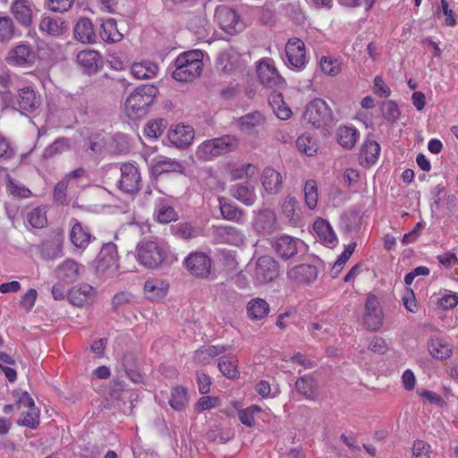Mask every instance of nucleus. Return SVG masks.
<instances>
[{"label": "nucleus", "mask_w": 458, "mask_h": 458, "mask_svg": "<svg viewBox=\"0 0 458 458\" xmlns=\"http://www.w3.org/2000/svg\"><path fill=\"white\" fill-rule=\"evenodd\" d=\"M203 54L200 50L186 51L179 55L169 66L172 77L180 82L192 81L203 71Z\"/></svg>", "instance_id": "obj_1"}, {"label": "nucleus", "mask_w": 458, "mask_h": 458, "mask_svg": "<svg viewBox=\"0 0 458 458\" xmlns=\"http://www.w3.org/2000/svg\"><path fill=\"white\" fill-rule=\"evenodd\" d=\"M158 89L153 84H144L137 87L126 98L124 110L131 119L144 116L148 107L153 104Z\"/></svg>", "instance_id": "obj_2"}, {"label": "nucleus", "mask_w": 458, "mask_h": 458, "mask_svg": "<svg viewBox=\"0 0 458 458\" xmlns=\"http://www.w3.org/2000/svg\"><path fill=\"white\" fill-rule=\"evenodd\" d=\"M239 146V139L233 135H224L204 140L196 150V157L202 161H210L216 157L234 151Z\"/></svg>", "instance_id": "obj_3"}, {"label": "nucleus", "mask_w": 458, "mask_h": 458, "mask_svg": "<svg viewBox=\"0 0 458 458\" xmlns=\"http://www.w3.org/2000/svg\"><path fill=\"white\" fill-rule=\"evenodd\" d=\"M303 120L315 128L326 127L333 121L332 111L325 100L317 98L306 106Z\"/></svg>", "instance_id": "obj_4"}, {"label": "nucleus", "mask_w": 458, "mask_h": 458, "mask_svg": "<svg viewBox=\"0 0 458 458\" xmlns=\"http://www.w3.org/2000/svg\"><path fill=\"white\" fill-rule=\"evenodd\" d=\"M166 258L165 249L152 241H141L137 245V260L144 267L156 268Z\"/></svg>", "instance_id": "obj_5"}, {"label": "nucleus", "mask_w": 458, "mask_h": 458, "mask_svg": "<svg viewBox=\"0 0 458 458\" xmlns=\"http://www.w3.org/2000/svg\"><path fill=\"white\" fill-rule=\"evenodd\" d=\"M119 268L116 245L104 244L96 260V271L102 277H113Z\"/></svg>", "instance_id": "obj_6"}, {"label": "nucleus", "mask_w": 458, "mask_h": 458, "mask_svg": "<svg viewBox=\"0 0 458 458\" xmlns=\"http://www.w3.org/2000/svg\"><path fill=\"white\" fill-rule=\"evenodd\" d=\"M215 20L219 27L228 34L242 31L245 24L239 13L227 5H219L215 11Z\"/></svg>", "instance_id": "obj_7"}, {"label": "nucleus", "mask_w": 458, "mask_h": 458, "mask_svg": "<svg viewBox=\"0 0 458 458\" xmlns=\"http://www.w3.org/2000/svg\"><path fill=\"white\" fill-rule=\"evenodd\" d=\"M257 74L259 82L266 88L280 89L284 88L286 82L279 74L271 58H262L257 66Z\"/></svg>", "instance_id": "obj_8"}, {"label": "nucleus", "mask_w": 458, "mask_h": 458, "mask_svg": "<svg viewBox=\"0 0 458 458\" xmlns=\"http://www.w3.org/2000/svg\"><path fill=\"white\" fill-rule=\"evenodd\" d=\"M285 54L287 60L285 64L288 67L301 71L306 67L309 57L306 55L304 42L299 38H290L285 45Z\"/></svg>", "instance_id": "obj_9"}, {"label": "nucleus", "mask_w": 458, "mask_h": 458, "mask_svg": "<svg viewBox=\"0 0 458 458\" xmlns=\"http://www.w3.org/2000/svg\"><path fill=\"white\" fill-rule=\"evenodd\" d=\"M189 273L198 278H207L211 273V259L204 252H192L185 259Z\"/></svg>", "instance_id": "obj_10"}, {"label": "nucleus", "mask_w": 458, "mask_h": 458, "mask_svg": "<svg viewBox=\"0 0 458 458\" xmlns=\"http://www.w3.org/2000/svg\"><path fill=\"white\" fill-rule=\"evenodd\" d=\"M276 254L283 259H289L304 249V242L298 238L284 234L278 236L272 244Z\"/></svg>", "instance_id": "obj_11"}, {"label": "nucleus", "mask_w": 458, "mask_h": 458, "mask_svg": "<svg viewBox=\"0 0 458 458\" xmlns=\"http://www.w3.org/2000/svg\"><path fill=\"white\" fill-rule=\"evenodd\" d=\"M279 276V264L268 255L261 256L256 262L255 276L259 284L272 282Z\"/></svg>", "instance_id": "obj_12"}, {"label": "nucleus", "mask_w": 458, "mask_h": 458, "mask_svg": "<svg viewBox=\"0 0 458 458\" xmlns=\"http://www.w3.org/2000/svg\"><path fill=\"white\" fill-rule=\"evenodd\" d=\"M14 104L21 112L32 113L39 107L41 97L33 87H23L18 89Z\"/></svg>", "instance_id": "obj_13"}, {"label": "nucleus", "mask_w": 458, "mask_h": 458, "mask_svg": "<svg viewBox=\"0 0 458 458\" xmlns=\"http://www.w3.org/2000/svg\"><path fill=\"white\" fill-rule=\"evenodd\" d=\"M140 174L138 168L131 164H123L121 166V178L119 188L130 194L137 192L140 189Z\"/></svg>", "instance_id": "obj_14"}, {"label": "nucleus", "mask_w": 458, "mask_h": 458, "mask_svg": "<svg viewBox=\"0 0 458 458\" xmlns=\"http://www.w3.org/2000/svg\"><path fill=\"white\" fill-rule=\"evenodd\" d=\"M74 38L83 44H95L98 40V35L95 32L93 23L87 17H81L73 28Z\"/></svg>", "instance_id": "obj_15"}, {"label": "nucleus", "mask_w": 458, "mask_h": 458, "mask_svg": "<svg viewBox=\"0 0 458 458\" xmlns=\"http://www.w3.org/2000/svg\"><path fill=\"white\" fill-rule=\"evenodd\" d=\"M40 32L50 37L64 35L68 30V24L63 18L44 16L38 25Z\"/></svg>", "instance_id": "obj_16"}, {"label": "nucleus", "mask_w": 458, "mask_h": 458, "mask_svg": "<svg viewBox=\"0 0 458 458\" xmlns=\"http://www.w3.org/2000/svg\"><path fill=\"white\" fill-rule=\"evenodd\" d=\"M287 277L289 280L298 284H309L318 277V269L313 265L301 264L289 269Z\"/></svg>", "instance_id": "obj_17"}, {"label": "nucleus", "mask_w": 458, "mask_h": 458, "mask_svg": "<svg viewBox=\"0 0 458 458\" xmlns=\"http://www.w3.org/2000/svg\"><path fill=\"white\" fill-rule=\"evenodd\" d=\"M167 137L172 144L183 148L191 144L194 134L191 126L177 124L174 129L169 130Z\"/></svg>", "instance_id": "obj_18"}, {"label": "nucleus", "mask_w": 458, "mask_h": 458, "mask_svg": "<svg viewBox=\"0 0 458 458\" xmlns=\"http://www.w3.org/2000/svg\"><path fill=\"white\" fill-rule=\"evenodd\" d=\"M35 52L25 44L15 47L9 54L8 62L18 66L31 65L35 62Z\"/></svg>", "instance_id": "obj_19"}, {"label": "nucleus", "mask_w": 458, "mask_h": 458, "mask_svg": "<svg viewBox=\"0 0 458 458\" xmlns=\"http://www.w3.org/2000/svg\"><path fill=\"white\" fill-rule=\"evenodd\" d=\"M76 59L88 73L97 72L103 65L101 55L95 50H82L78 53Z\"/></svg>", "instance_id": "obj_20"}, {"label": "nucleus", "mask_w": 458, "mask_h": 458, "mask_svg": "<svg viewBox=\"0 0 458 458\" xmlns=\"http://www.w3.org/2000/svg\"><path fill=\"white\" fill-rule=\"evenodd\" d=\"M11 13L14 19L23 27L32 23V9L26 0H14L11 4Z\"/></svg>", "instance_id": "obj_21"}, {"label": "nucleus", "mask_w": 458, "mask_h": 458, "mask_svg": "<svg viewBox=\"0 0 458 458\" xmlns=\"http://www.w3.org/2000/svg\"><path fill=\"white\" fill-rule=\"evenodd\" d=\"M276 215L270 209H264L257 215L254 226L259 233L270 234L276 230Z\"/></svg>", "instance_id": "obj_22"}, {"label": "nucleus", "mask_w": 458, "mask_h": 458, "mask_svg": "<svg viewBox=\"0 0 458 458\" xmlns=\"http://www.w3.org/2000/svg\"><path fill=\"white\" fill-rule=\"evenodd\" d=\"M264 190L270 194H276L282 188V176L272 167H266L261 174Z\"/></svg>", "instance_id": "obj_23"}, {"label": "nucleus", "mask_w": 458, "mask_h": 458, "mask_svg": "<svg viewBox=\"0 0 458 458\" xmlns=\"http://www.w3.org/2000/svg\"><path fill=\"white\" fill-rule=\"evenodd\" d=\"M185 170L184 165L176 160L161 157L152 166L153 174L163 175L168 173L183 174Z\"/></svg>", "instance_id": "obj_24"}, {"label": "nucleus", "mask_w": 458, "mask_h": 458, "mask_svg": "<svg viewBox=\"0 0 458 458\" xmlns=\"http://www.w3.org/2000/svg\"><path fill=\"white\" fill-rule=\"evenodd\" d=\"M100 38L106 43H116L123 39V34L118 30L116 21L113 18L103 20L99 31Z\"/></svg>", "instance_id": "obj_25"}, {"label": "nucleus", "mask_w": 458, "mask_h": 458, "mask_svg": "<svg viewBox=\"0 0 458 458\" xmlns=\"http://www.w3.org/2000/svg\"><path fill=\"white\" fill-rule=\"evenodd\" d=\"M157 64L149 60H144L140 63H134L131 68V72L133 75V77L139 80L152 79L157 76Z\"/></svg>", "instance_id": "obj_26"}, {"label": "nucleus", "mask_w": 458, "mask_h": 458, "mask_svg": "<svg viewBox=\"0 0 458 458\" xmlns=\"http://www.w3.org/2000/svg\"><path fill=\"white\" fill-rule=\"evenodd\" d=\"M428 350L437 360H446L453 353V348L444 339L438 337L430 338L428 342Z\"/></svg>", "instance_id": "obj_27"}, {"label": "nucleus", "mask_w": 458, "mask_h": 458, "mask_svg": "<svg viewBox=\"0 0 458 458\" xmlns=\"http://www.w3.org/2000/svg\"><path fill=\"white\" fill-rule=\"evenodd\" d=\"M313 229L325 244H332L333 246L336 244V234L327 220L323 218H318L313 224Z\"/></svg>", "instance_id": "obj_28"}, {"label": "nucleus", "mask_w": 458, "mask_h": 458, "mask_svg": "<svg viewBox=\"0 0 458 458\" xmlns=\"http://www.w3.org/2000/svg\"><path fill=\"white\" fill-rule=\"evenodd\" d=\"M123 366L129 378L136 384L143 382V375L140 372L139 360L133 353H125L123 357Z\"/></svg>", "instance_id": "obj_29"}, {"label": "nucleus", "mask_w": 458, "mask_h": 458, "mask_svg": "<svg viewBox=\"0 0 458 458\" xmlns=\"http://www.w3.org/2000/svg\"><path fill=\"white\" fill-rule=\"evenodd\" d=\"M380 153V146L375 140H367L362 144L360 159V165L369 166L377 162Z\"/></svg>", "instance_id": "obj_30"}, {"label": "nucleus", "mask_w": 458, "mask_h": 458, "mask_svg": "<svg viewBox=\"0 0 458 458\" xmlns=\"http://www.w3.org/2000/svg\"><path fill=\"white\" fill-rule=\"evenodd\" d=\"M94 292V288L88 284L76 285L71 288L67 296L72 304L82 307L88 301L89 297Z\"/></svg>", "instance_id": "obj_31"}, {"label": "nucleus", "mask_w": 458, "mask_h": 458, "mask_svg": "<svg viewBox=\"0 0 458 458\" xmlns=\"http://www.w3.org/2000/svg\"><path fill=\"white\" fill-rule=\"evenodd\" d=\"M56 276L63 282L72 283L79 276V265L72 259H66L55 269Z\"/></svg>", "instance_id": "obj_32"}, {"label": "nucleus", "mask_w": 458, "mask_h": 458, "mask_svg": "<svg viewBox=\"0 0 458 458\" xmlns=\"http://www.w3.org/2000/svg\"><path fill=\"white\" fill-rule=\"evenodd\" d=\"M264 120L263 115L259 112L249 113L237 120L239 129L247 134H252L255 128Z\"/></svg>", "instance_id": "obj_33"}, {"label": "nucleus", "mask_w": 458, "mask_h": 458, "mask_svg": "<svg viewBox=\"0 0 458 458\" xmlns=\"http://www.w3.org/2000/svg\"><path fill=\"white\" fill-rule=\"evenodd\" d=\"M362 214L360 209H352L341 216V225L346 233L357 232L360 228Z\"/></svg>", "instance_id": "obj_34"}, {"label": "nucleus", "mask_w": 458, "mask_h": 458, "mask_svg": "<svg viewBox=\"0 0 458 458\" xmlns=\"http://www.w3.org/2000/svg\"><path fill=\"white\" fill-rule=\"evenodd\" d=\"M154 218L159 224H168L176 221L179 217L175 209L164 202H159L153 213Z\"/></svg>", "instance_id": "obj_35"}, {"label": "nucleus", "mask_w": 458, "mask_h": 458, "mask_svg": "<svg viewBox=\"0 0 458 458\" xmlns=\"http://www.w3.org/2000/svg\"><path fill=\"white\" fill-rule=\"evenodd\" d=\"M106 141L102 133L95 132L84 139L83 149L86 152L100 155L106 148Z\"/></svg>", "instance_id": "obj_36"}, {"label": "nucleus", "mask_w": 458, "mask_h": 458, "mask_svg": "<svg viewBox=\"0 0 458 458\" xmlns=\"http://www.w3.org/2000/svg\"><path fill=\"white\" fill-rule=\"evenodd\" d=\"M225 351H227V346L225 345H209L202 347L195 352L194 360L200 364H207L212 358L225 352Z\"/></svg>", "instance_id": "obj_37"}, {"label": "nucleus", "mask_w": 458, "mask_h": 458, "mask_svg": "<svg viewBox=\"0 0 458 458\" xmlns=\"http://www.w3.org/2000/svg\"><path fill=\"white\" fill-rule=\"evenodd\" d=\"M295 388L298 394L305 396L307 399L315 398L316 383L313 377L307 375L297 379Z\"/></svg>", "instance_id": "obj_38"}, {"label": "nucleus", "mask_w": 458, "mask_h": 458, "mask_svg": "<svg viewBox=\"0 0 458 458\" xmlns=\"http://www.w3.org/2000/svg\"><path fill=\"white\" fill-rule=\"evenodd\" d=\"M250 318L253 319L264 318L269 311V304L263 299L251 300L247 305Z\"/></svg>", "instance_id": "obj_39"}, {"label": "nucleus", "mask_w": 458, "mask_h": 458, "mask_svg": "<svg viewBox=\"0 0 458 458\" xmlns=\"http://www.w3.org/2000/svg\"><path fill=\"white\" fill-rule=\"evenodd\" d=\"M359 138V131L353 127H341L338 130L339 144L345 148H352Z\"/></svg>", "instance_id": "obj_40"}, {"label": "nucleus", "mask_w": 458, "mask_h": 458, "mask_svg": "<svg viewBox=\"0 0 458 458\" xmlns=\"http://www.w3.org/2000/svg\"><path fill=\"white\" fill-rule=\"evenodd\" d=\"M70 238L77 248H85L90 241V234L85 232L81 224L76 221L72 227Z\"/></svg>", "instance_id": "obj_41"}, {"label": "nucleus", "mask_w": 458, "mask_h": 458, "mask_svg": "<svg viewBox=\"0 0 458 458\" xmlns=\"http://www.w3.org/2000/svg\"><path fill=\"white\" fill-rule=\"evenodd\" d=\"M168 285L158 279L147 280L144 284V291L150 299L162 298L165 295Z\"/></svg>", "instance_id": "obj_42"}, {"label": "nucleus", "mask_w": 458, "mask_h": 458, "mask_svg": "<svg viewBox=\"0 0 458 458\" xmlns=\"http://www.w3.org/2000/svg\"><path fill=\"white\" fill-rule=\"evenodd\" d=\"M70 148V140L64 137L57 138L42 153L44 159H50L57 154H62Z\"/></svg>", "instance_id": "obj_43"}, {"label": "nucleus", "mask_w": 458, "mask_h": 458, "mask_svg": "<svg viewBox=\"0 0 458 458\" xmlns=\"http://www.w3.org/2000/svg\"><path fill=\"white\" fill-rule=\"evenodd\" d=\"M237 360L233 356H223L218 362V369L227 378H236L239 376L237 370Z\"/></svg>", "instance_id": "obj_44"}, {"label": "nucleus", "mask_w": 458, "mask_h": 458, "mask_svg": "<svg viewBox=\"0 0 458 458\" xmlns=\"http://www.w3.org/2000/svg\"><path fill=\"white\" fill-rule=\"evenodd\" d=\"M383 117L391 123H394L400 118L401 111L394 100L384 101L381 105Z\"/></svg>", "instance_id": "obj_45"}, {"label": "nucleus", "mask_w": 458, "mask_h": 458, "mask_svg": "<svg viewBox=\"0 0 458 458\" xmlns=\"http://www.w3.org/2000/svg\"><path fill=\"white\" fill-rule=\"evenodd\" d=\"M188 402L186 389L182 386H176L173 389L169 404L176 411L184 409Z\"/></svg>", "instance_id": "obj_46"}, {"label": "nucleus", "mask_w": 458, "mask_h": 458, "mask_svg": "<svg viewBox=\"0 0 458 458\" xmlns=\"http://www.w3.org/2000/svg\"><path fill=\"white\" fill-rule=\"evenodd\" d=\"M15 36V26L9 16H0V42H8Z\"/></svg>", "instance_id": "obj_47"}, {"label": "nucleus", "mask_w": 458, "mask_h": 458, "mask_svg": "<svg viewBox=\"0 0 458 458\" xmlns=\"http://www.w3.org/2000/svg\"><path fill=\"white\" fill-rule=\"evenodd\" d=\"M319 66L322 72L329 76H336L341 72V63L332 56H322Z\"/></svg>", "instance_id": "obj_48"}, {"label": "nucleus", "mask_w": 458, "mask_h": 458, "mask_svg": "<svg viewBox=\"0 0 458 458\" xmlns=\"http://www.w3.org/2000/svg\"><path fill=\"white\" fill-rule=\"evenodd\" d=\"M231 195L237 200H251L254 197L253 187L249 183H237L232 186Z\"/></svg>", "instance_id": "obj_49"}, {"label": "nucleus", "mask_w": 458, "mask_h": 458, "mask_svg": "<svg viewBox=\"0 0 458 458\" xmlns=\"http://www.w3.org/2000/svg\"><path fill=\"white\" fill-rule=\"evenodd\" d=\"M298 149L309 157H312L317 153V144L313 138L308 134H302L296 140Z\"/></svg>", "instance_id": "obj_50"}, {"label": "nucleus", "mask_w": 458, "mask_h": 458, "mask_svg": "<svg viewBox=\"0 0 458 458\" xmlns=\"http://www.w3.org/2000/svg\"><path fill=\"white\" fill-rule=\"evenodd\" d=\"M29 223L35 228H42L47 224V216L45 207H38L34 208L28 215Z\"/></svg>", "instance_id": "obj_51"}, {"label": "nucleus", "mask_w": 458, "mask_h": 458, "mask_svg": "<svg viewBox=\"0 0 458 458\" xmlns=\"http://www.w3.org/2000/svg\"><path fill=\"white\" fill-rule=\"evenodd\" d=\"M38 419V410L34 406L28 408V411L22 413L18 422L22 426L35 428L39 423Z\"/></svg>", "instance_id": "obj_52"}, {"label": "nucleus", "mask_w": 458, "mask_h": 458, "mask_svg": "<svg viewBox=\"0 0 458 458\" xmlns=\"http://www.w3.org/2000/svg\"><path fill=\"white\" fill-rule=\"evenodd\" d=\"M174 234L182 239L189 240L199 235L197 229L193 228L189 223L179 224L173 227Z\"/></svg>", "instance_id": "obj_53"}, {"label": "nucleus", "mask_w": 458, "mask_h": 458, "mask_svg": "<svg viewBox=\"0 0 458 458\" xmlns=\"http://www.w3.org/2000/svg\"><path fill=\"white\" fill-rule=\"evenodd\" d=\"M382 312L365 313L363 323L367 329L377 331L382 326Z\"/></svg>", "instance_id": "obj_54"}, {"label": "nucleus", "mask_w": 458, "mask_h": 458, "mask_svg": "<svg viewBox=\"0 0 458 458\" xmlns=\"http://www.w3.org/2000/svg\"><path fill=\"white\" fill-rule=\"evenodd\" d=\"M75 0H46V7L54 13L69 11Z\"/></svg>", "instance_id": "obj_55"}, {"label": "nucleus", "mask_w": 458, "mask_h": 458, "mask_svg": "<svg viewBox=\"0 0 458 458\" xmlns=\"http://www.w3.org/2000/svg\"><path fill=\"white\" fill-rule=\"evenodd\" d=\"M222 216L229 220L239 219L242 216V210L233 205L232 202H219Z\"/></svg>", "instance_id": "obj_56"}, {"label": "nucleus", "mask_w": 458, "mask_h": 458, "mask_svg": "<svg viewBox=\"0 0 458 458\" xmlns=\"http://www.w3.org/2000/svg\"><path fill=\"white\" fill-rule=\"evenodd\" d=\"M261 409L257 405H251L239 411V419L241 422L248 427L255 424L254 413L260 412Z\"/></svg>", "instance_id": "obj_57"}, {"label": "nucleus", "mask_w": 458, "mask_h": 458, "mask_svg": "<svg viewBox=\"0 0 458 458\" xmlns=\"http://www.w3.org/2000/svg\"><path fill=\"white\" fill-rule=\"evenodd\" d=\"M165 130V124L163 120H155L147 123L144 133L148 138H158L161 136Z\"/></svg>", "instance_id": "obj_58"}, {"label": "nucleus", "mask_w": 458, "mask_h": 458, "mask_svg": "<svg viewBox=\"0 0 458 458\" xmlns=\"http://www.w3.org/2000/svg\"><path fill=\"white\" fill-rule=\"evenodd\" d=\"M298 202H284L282 209L284 214L292 222H298L301 217V208L296 207Z\"/></svg>", "instance_id": "obj_59"}, {"label": "nucleus", "mask_w": 458, "mask_h": 458, "mask_svg": "<svg viewBox=\"0 0 458 458\" xmlns=\"http://www.w3.org/2000/svg\"><path fill=\"white\" fill-rule=\"evenodd\" d=\"M222 235L225 238V241L234 245H240L243 243V235L240 231L234 227H225L223 229Z\"/></svg>", "instance_id": "obj_60"}, {"label": "nucleus", "mask_w": 458, "mask_h": 458, "mask_svg": "<svg viewBox=\"0 0 458 458\" xmlns=\"http://www.w3.org/2000/svg\"><path fill=\"white\" fill-rule=\"evenodd\" d=\"M429 450L430 445L428 443L416 440L412 447L413 458H430Z\"/></svg>", "instance_id": "obj_61"}, {"label": "nucleus", "mask_w": 458, "mask_h": 458, "mask_svg": "<svg viewBox=\"0 0 458 458\" xmlns=\"http://www.w3.org/2000/svg\"><path fill=\"white\" fill-rule=\"evenodd\" d=\"M7 190L13 197L21 199L30 198L31 195V191L27 187L19 183L10 182Z\"/></svg>", "instance_id": "obj_62"}, {"label": "nucleus", "mask_w": 458, "mask_h": 458, "mask_svg": "<svg viewBox=\"0 0 458 458\" xmlns=\"http://www.w3.org/2000/svg\"><path fill=\"white\" fill-rule=\"evenodd\" d=\"M374 93L380 98H387L391 94L390 88L385 83L380 76L374 79Z\"/></svg>", "instance_id": "obj_63"}, {"label": "nucleus", "mask_w": 458, "mask_h": 458, "mask_svg": "<svg viewBox=\"0 0 458 458\" xmlns=\"http://www.w3.org/2000/svg\"><path fill=\"white\" fill-rule=\"evenodd\" d=\"M218 403H219L218 397L204 396V397H201L198 401L196 409L199 412H200V411L209 410L211 408L216 407L218 404Z\"/></svg>", "instance_id": "obj_64"}]
</instances>
